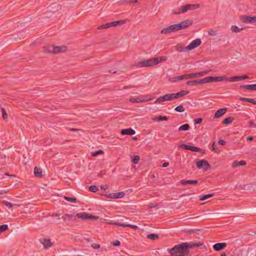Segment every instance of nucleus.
<instances>
[{
    "mask_svg": "<svg viewBox=\"0 0 256 256\" xmlns=\"http://www.w3.org/2000/svg\"><path fill=\"white\" fill-rule=\"evenodd\" d=\"M203 243L198 242H182L176 245L172 248L170 252L172 256H188L189 254V250L195 247H199L202 246Z\"/></svg>",
    "mask_w": 256,
    "mask_h": 256,
    "instance_id": "obj_1",
    "label": "nucleus"
},
{
    "mask_svg": "<svg viewBox=\"0 0 256 256\" xmlns=\"http://www.w3.org/2000/svg\"><path fill=\"white\" fill-rule=\"evenodd\" d=\"M200 8L198 4H187L182 6L178 11H174V14H178L181 13H184L188 10H194Z\"/></svg>",
    "mask_w": 256,
    "mask_h": 256,
    "instance_id": "obj_2",
    "label": "nucleus"
},
{
    "mask_svg": "<svg viewBox=\"0 0 256 256\" xmlns=\"http://www.w3.org/2000/svg\"><path fill=\"white\" fill-rule=\"evenodd\" d=\"M156 61V60H153V58H150L148 60H144L140 62H138L136 66L138 67H146V66H154V62Z\"/></svg>",
    "mask_w": 256,
    "mask_h": 256,
    "instance_id": "obj_3",
    "label": "nucleus"
},
{
    "mask_svg": "<svg viewBox=\"0 0 256 256\" xmlns=\"http://www.w3.org/2000/svg\"><path fill=\"white\" fill-rule=\"evenodd\" d=\"M196 166L198 168H204V170H208L210 168V165L209 163L205 160H198L196 162Z\"/></svg>",
    "mask_w": 256,
    "mask_h": 256,
    "instance_id": "obj_4",
    "label": "nucleus"
},
{
    "mask_svg": "<svg viewBox=\"0 0 256 256\" xmlns=\"http://www.w3.org/2000/svg\"><path fill=\"white\" fill-rule=\"evenodd\" d=\"M201 43V40L199 38H196L192 40L188 46H186V48L188 50H190L198 47Z\"/></svg>",
    "mask_w": 256,
    "mask_h": 256,
    "instance_id": "obj_5",
    "label": "nucleus"
},
{
    "mask_svg": "<svg viewBox=\"0 0 256 256\" xmlns=\"http://www.w3.org/2000/svg\"><path fill=\"white\" fill-rule=\"evenodd\" d=\"M240 20L246 23H252L256 22V16H250L246 15H242L240 16Z\"/></svg>",
    "mask_w": 256,
    "mask_h": 256,
    "instance_id": "obj_6",
    "label": "nucleus"
},
{
    "mask_svg": "<svg viewBox=\"0 0 256 256\" xmlns=\"http://www.w3.org/2000/svg\"><path fill=\"white\" fill-rule=\"evenodd\" d=\"M180 148L186 150H190L192 152H202V150L194 146H189L186 144H182Z\"/></svg>",
    "mask_w": 256,
    "mask_h": 256,
    "instance_id": "obj_7",
    "label": "nucleus"
},
{
    "mask_svg": "<svg viewBox=\"0 0 256 256\" xmlns=\"http://www.w3.org/2000/svg\"><path fill=\"white\" fill-rule=\"evenodd\" d=\"M192 24V22L189 20H187L182 22L180 24H178L180 30L184 29L190 26Z\"/></svg>",
    "mask_w": 256,
    "mask_h": 256,
    "instance_id": "obj_8",
    "label": "nucleus"
},
{
    "mask_svg": "<svg viewBox=\"0 0 256 256\" xmlns=\"http://www.w3.org/2000/svg\"><path fill=\"white\" fill-rule=\"evenodd\" d=\"M226 243H216L213 246V248L216 251H220L226 246Z\"/></svg>",
    "mask_w": 256,
    "mask_h": 256,
    "instance_id": "obj_9",
    "label": "nucleus"
},
{
    "mask_svg": "<svg viewBox=\"0 0 256 256\" xmlns=\"http://www.w3.org/2000/svg\"><path fill=\"white\" fill-rule=\"evenodd\" d=\"M164 101H171L170 94H166L158 98L155 102L160 103Z\"/></svg>",
    "mask_w": 256,
    "mask_h": 256,
    "instance_id": "obj_10",
    "label": "nucleus"
},
{
    "mask_svg": "<svg viewBox=\"0 0 256 256\" xmlns=\"http://www.w3.org/2000/svg\"><path fill=\"white\" fill-rule=\"evenodd\" d=\"M108 224H112V225L122 226V227H129V228H132L134 229H136L138 228V226H136L125 224H121L120 222H109Z\"/></svg>",
    "mask_w": 256,
    "mask_h": 256,
    "instance_id": "obj_11",
    "label": "nucleus"
},
{
    "mask_svg": "<svg viewBox=\"0 0 256 256\" xmlns=\"http://www.w3.org/2000/svg\"><path fill=\"white\" fill-rule=\"evenodd\" d=\"M135 131L131 128L123 129L121 130L120 134L122 135L132 136L135 134Z\"/></svg>",
    "mask_w": 256,
    "mask_h": 256,
    "instance_id": "obj_12",
    "label": "nucleus"
},
{
    "mask_svg": "<svg viewBox=\"0 0 256 256\" xmlns=\"http://www.w3.org/2000/svg\"><path fill=\"white\" fill-rule=\"evenodd\" d=\"M210 78H212L210 80V82H222L224 80H227L228 78L226 76H210Z\"/></svg>",
    "mask_w": 256,
    "mask_h": 256,
    "instance_id": "obj_13",
    "label": "nucleus"
},
{
    "mask_svg": "<svg viewBox=\"0 0 256 256\" xmlns=\"http://www.w3.org/2000/svg\"><path fill=\"white\" fill-rule=\"evenodd\" d=\"M227 108H224L218 109L214 114V118H218L224 115L226 112Z\"/></svg>",
    "mask_w": 256,
    "mask_h": 256,
    "instance_id": "obj_14",
    "label": "nucleus"
},
{
    "mask_svg": "<svg viewBox=\"0 0 256 256\" xmlns=\"http://www.w3.org/2000/svg\"><path fill=\"white\" fill-rule=\"evenodd\" d=\"M67 50V47L64 46H55L54 48V53H59L64 52Z\"/></svg>",
    "mask_w": 256,
    "mask_h": 256,
    "instance_id": "obj_15",
    "label": "nucleus"
},
{
    "mask_svg": "<svg viewBox=\"0 0 256 256\" xmlns=\"http://www.w3.org/2000/svg\"><path fill=\"white\" fill-rule=\"evenodd\" d=\"M240 88H244L247 90L253 91L256 90V84H248V85H241Z\"/></svg>",
    "mask_w": 256,
    "mask_h": 256,
    "instance_id": "obj_16",
    "label": "nucleus"
},
{
    "mask_svg": "<svg viewBox=\"0 0 256 256\" xmlns=\"http://www.w3.org/2000/svg\"><path fill=\"white\" fill-rule=\"evenodd\" d=\"M41 243L43 244L44 246L46 249H48L52 245L50 239H43L41 240Z\"/></svg>",
    "mask_w": 256,
    "mask_h": 256,
    "instance_id": "obj_17",
    "label": "nucleus"
},
{
    "mask_svg": "<svg viewBox=\"0 0 256 256\" xmlns=\"http://www.w3.org/2000/svg\"><path fill=\"white\" fill-rule=\"evenodd\" d=\"M212 78H210V76L206 77L201 80H197V84H206L208 82H210V80Z\"/></svg>",
    "mask_w": 256,
    "mask_h": 256,
    "instance_id": "obj_18",
    "label": "nucleus"
},
{
    "mask_svg": "<svg viewBox=\"0 0 256 256\" xmlns=\"http://www.w3.org/2000/svg\"><path fill=\"white\" fill-rule=\"evenodd\" d=\"M180 182L183 185H186L188 184H196L198 183V181L196 180H181L180 181Z\"/></svg>",
    "mask_w": 256,
    "mask_h": 256,
    "instance_id": "obj_19",
    "label": "nucleus"
},
{
    "mask_svg": "<svg viewBox=\"0 0 256 256\" xmlns=\"http://www.w3.org/2000/svg\"><path fill=\"white\" fill-rule=\"evenodd\" d=\"M153 58V60H156V61L154 62V66L158 64V63H160V62L166 61L167 60V58L166 56L156 57V58Z\"/></svg>",
    "mask_w": 256,
    "mask_h": 256,
    "instance_id": "obj_20",
    "label": "nucleus"
},
{
    "mask_svg": "<svg viewBox=\"0 0 256 256\" xmlns=\"http://www.w3.org/2000/svg\"><path fill=\"white\" fill-rule=\"evenodd\" d=\"M76 216L78 218H82L83 220H88L90 218V214L86 212L78 213Z\"/></svg>",
    "mask_w": 256,
    "mask_h": 256,
    "instance_id": "obj_21",
    "label": "nucleus"
},
{
    "mask_svg": "<svg viewBox=\"0 0 256 256\" xmlns=\"http://www.w3.org/2000/svg\"><path fill=\"white\" fill-rule=\"evenodd\" d=\"M54 46L52 45H48L46 46H44V51L48 53H54Z\"/></svg>",
    "mask_w": 256,
    "mask_h": 256,
    "instance_id": "obj_22",
    "label": "nucleus"
},
{
    "mask_svg": "<svg viewBox=\"0 0 256 256\" xmlns=\"http://www.w3.org/2000/svg\"><path fill=\"white\" fill-rule=\"evenodd\" d=\"M34 174L36 177L41 178L42 176V169L36 166L34 168Z\"/></svg>",
    "mask_w": 256,
    "mask_h": 256,
    "instance_id": "obj_23",
    "label": "nucleus"
},
{
    "mask_svg": "<svg viewBox=\"0 0 256 256\" xmlns=\"http://www.w3.org/2000/svg\"><path fill=\"white\" fill-rule=\"evenodd\" d=\"M246 164V162L244 160H240V161H234L233 162L232 164V168H236V166H244Z\"/></svg>",
    "mask_w": 256,
    "mask_h": 256,
    "instance_id": "obj_24",
    "label": "nucleus"
},
{
    "mask_svg": "<svg viewBox=\"0 0 256 256\" xmlns=\"http://www.w3.org/2000/svg\"><path fill=\"white\" fill-rule=\"evenodd\" d=\"M124 21L123 20H116L114 22H109V24L110 25V27H114L116 26L119 24H124Z\"/></svg>",
    "mask_w": 256,
    "mask_h": 256,
    "instance_id": "obj_25",
    "label": "nucleus"
},
{
    "mask_svg": "<svg viewBox=\"0 0 256 256\" xmlns=\"http://www.w3.org/2000/svg\"><path fill=\"white\" fill-rule=\"evenodd\" d=\"M176 50L180 52H184L188 50L186 48V47H184L180 44H177L175 46Z\"/></svg>",
    "mask_w": 256,
    "mask_h": 256,
    "instance_id": "obj_26",
    "label": "nucleus"
},
{
    "mask_svg": "<svg viewBox=\"0 0 256 256\" xmlns=\"http://www.w3.org/2000/svg\"><path fill=\"white\" fill-rule=\"evenodd\" d=\"M74 218V216L72 214H66L62 216L64 218V220L65 222H68L70 220H72Z\"/></svg>",
    "mask_w": 256,
    "mask_h": 256,
    "instance_id": "obj_27",
    "label": "nucleus"
},
{
    "mask_svg": "<svg viewBox=\"0 0 256 256\" xmlns=\"http://www.w3.org/2000/svg\"><path fill=\"white\" fill-rule=\"evenodd\" d=\"M168 120V118L166 116H158L155 117L153 120L154 122H159L162 120Z\"/></svg>",
    "mask_w": 256,
    "mask_h": 256,
    "instance_id": "obj_28",
    "label": "nucleus"
},
{
    "mask_svg": "<svg viewBox=\"0 0 256 256\" xmlns=\"http://www.w3.org/2000/svg\"><path fill=\"white\" fill-rule=\"evenodd\" d=\"M206 74H207L206 72L204 71V72H196V73H192V78H198V76H203Z\"/></svg>",
    "mask_w": 256,
    "mask_h": 256,
    "instance_id": "obj_29",
    "label": "nucleus"
},
{
    "mask_svg": "<svg viewBox=\"0 0 256 256\" xmlns=\"http://www.w3.org/2000/svg\"><path fill=\"white\" fill-rule=\"evenodd\" d=\"M189 93H190V91H188V90H182V91H180L176 93V98H179L181 96H184Z\"/></svg>",
    "mask_w": 256,
    "mask_h": 256,
    "instance_id": "obj_30",
    "label": "nucleus"
},
{
    "mask_svg": "<svg viewBox=\"0 0 256 256\" xmlns=\"http://www.w3.org/2000/svg\"><path fill=\"white\" fill-rule=\"evenodd\" d=\"M240 100L242 101L247 102H250L254 104H256V100L254 99H250V98L240 97Z\"/></svg>",
    "mask_w": 256,
    "mask_h": 256,
    "instance_id": "obj_31",
    "label": "nucleus"
},
{
    "mask_svg": "<svg viewBox=\"0 0 256 256\" xmlns=\"http://www.w3.org/2000/svg\"><path fill=\"white\" fill-rule=\"evenodd\" d=\"M234 120V118L233 117H228L222 122V123L224 124H230Z\"/></svg>",
    "mask_w": 256,
    "mask_h": 256,
    "instance_id": "obj_32",
    "label": "nucleus"
},
{
    "mask_svg": "<svg viewBox=\"0 0 256 256\" xmlns=\"http://www.w3.org/2000/svg\"><path fill=\"white\" fill-rule=\"evenodd\" d=\"M179 26H178V24H174L169 26L171 32L179 30Z\"/></svg>",
    "mask_w": 256,
    "mask_h": 256,
    "instance_id": "obj_33",
    "label": "nucleus"
},
{
    "mask_svg": "<svg viewBox=\"0 0 256 256\" xmlns=\"http://www.w3.org/2000/svg\"><path fill=\"white\" fill-rule=\"evenodd\" d=\"M227 80L230 82H237L240 80V76H234L228 78Z\"/></svg>",
    "mask_w": 256,
    "mask_h": 256,
    "instance_id": "obj_34",
    "label": "nucleus"
},
{
    "mask_svg": "<svg viewBox=\"0 0 256 256\" xmlns=\"http://www.w3.org/2000/svg\"><path fill=\"white\" fill-rule=\"evenodd\" d=\"M190 126L188 124H183L181 126H180L178 128V130L179 131H182V130H188L190 129Z\"/></svg>",
    "mask_w": 256,
    "mask_h": 256,
    "instance_id": "obj_35",
    "label": "nucleus"
},
{
    "mask_svg": "<svg viewBox=\"0 0 256 256\" xmlns=\"http://www.w3.org/2000/svg\"><path fill=\"white\" fill-rule=\"evenodd\" d=\"M183 80L182 76H180L176 77H174L170 79V82H176L178 81Z\"/></svg>",
    "mask_w": 256,
    "mask_h": 256,
    "instance_id": "obj_36",
    "label": "nucleus"
},
{
    "mask_svg": "<svg viewBox=\"0 0 256 256\" xmlns=\"http://www.w3.org/2000/svg\"><path fill=\"white\" fill-rule=\"evenodd\" d=\"M147 238L151 240H156L158 238V236L155 234H150L148 235Z\"/></svg>",
    "mask_w": 256,
    "mask_h": 256,
    "instance_id": "obj_37",
    "label": "nucleus"
},
{
    "mask_svg": "<svg viewBox=\"0 0 256 256\" xmlns=\"http://www.w3.org/2000/svg\"><path fill=\"white\" fill-rule=\"evenodd\" d=\"M231 30L232 32H240V31H241L242 30H243V28H239L237 26H231Z\"/></svg>",
    "mask_w": 256,
    "mask_h": 256,
    "instance_id": "obj_38",
    "label": "nucleus"
},
{
    "mask_svg": "<svg viewBox=\"0 0 256 256\" xmlns=\"http://www.w3.org/2000/svg\"><path fill=\"white\" fill-rule=\"evenodd\" d=\"M125 195V194L123 192H118L114 193L115 198H123Z\"/></svg>",
    "mask_w": 256,
    "mask_h": 256,
    "instance_id": "obj_39",
    "label": "nucleus"
},
{
    "mask_svg": "<svg viewBox=\"0 0 256 256\" xmlns=\"http://www.w3.org/2000/svg\"><path fill=\"white\" fill-rule=\"evenodd\" d=\"M64 198L70 202L76 203V198L68 197V196H64Z\"/></svg>",
    "mask_w": 256,
    "mask_h": 256,
    "instance_id": "obj_40",
    "label": "nucleus"
},
{
    "mask_svg": "<svg viewBox=\"0 0 256 256\" xmlns=\"http://www.w3.org/2000/svg\"><path fill=\"white\" fill-rule=\"evenodd\" d=\"M214 196V194H210L203 196L200 198V200H205L208 198H212Z\"/></svg>",
    "mask_w": 256,
    "mask_h": 256,
    "instance_id": "obj_41",
    "label": "nucleus"
},
{
    "mask_svg": "<svg viewBox=\"0 0 256 256\" xmlns=\"http://www.w3.org/2000/svg\"><path fill=\"white\" fill-rule=\"evenodd\" d=\"M174 110L176 112H184L185 110L183 106L180 104L177 107H176L174 109Z\"/></svg>",
    "mask_w": 256,
    "mask_h": 256,
    "instance_id": "obj_42",
    "label": "nucleus"
},
{
    "mask_svg": "<svg viewBox=\"0 0 256 256\" xmlns=\"http://www.w3.org/2000/svg\"><path fill=\"white\" fill-rule=\"evenodd\" d=\"M186 84L188 86H194L198 85L197 80L188 81L186 82Z\"/></svg>",
    "mask_w": 256,
    "mask_h": 256,
    "instance_id": "obj_43",
    "label": "nucleus"
},
{
    "mask_svg": "<svg viewBox=\"0 0 256 256\" xmlns=\"http://www.w3.org/2000/svg\"><path fill=\"white\" fill-rule=\"evenodd\" d=\"M160 33L162 34H166L171 33L170 30V26L163 28L161 30Z\"/></svg>",
    "mask_w": 256,
    "mask_h": 256,
    "instance_id": "obj_44",
    "label": "nucleus"
},
{
    "mask_svg": "<svg viewBox=\"0 0 256 256\" xmlns=\"http://www.w3.org/2000/svg\"><path fill=\"white\" fill-rule=\"evenodd\" d=\"M8 229V226L7 224H2L0 226V234L6 231Z\"/></svg>",
    "mask_w": 256,
    "mask_h": 256,
    "instance_id": "obj_45",
    "label": "nucleus"
},
{
    "mask_svg": "<svg viewBox=\"0 0 256 256\" xmlns=\"http://www.w3.org/2000/svg\"><path fill=\"white\" fill-rule=\"evenodd\" d=\"M89 190L92 192H96L98 190V188L96 186H90L89 187Z\"/></svg>",
    "mask_w": 256,
    "mask_h": 256,
    "instance_id": "obj_46",
    "label": "nucleus"
},
{
    "mask_svg": "<svg viewBox=\"0 0 256 256\" xmlns=\"http://www.w3.org/2000/svg\"><path fill=\"white\" fill-rule=\"evenodd\" d=\"M104 153V151L102 150H98V151H96L95 152H93L92 153V156H97L98 155L100 154H103Z\"/></svg>",
    "mask_w": 256,
    "mask_h": 256,
    "instance_id": "obj_47",
    "label": "nucleus"
},
{
    "mask_svg": "<svg viewBox=\"0 0 256 256\" xmlns=\"http://www.w3.org/2000/svg\"><path fill=\"white\" fill-rule=\"evenodd\" d=\"M139 160H140V157L138 156H134L132 159V162L135 164H138V162H139Z\"/></svg>",
    "mask_w": 256,
    "mask_h": 256,
    "instance_id": "obj_48",
    "label": "nucleus"
},
{
    "mask_svg": "<svg viewBox=\"0 0 256 256\" xmlns=\"http://www.w3.org/2000/svg\"><path fill=\"white\" fill-rule=\"evenodd\" d=\"M110 28V25L109 24V22L102 24V26L98 27V29H102V28Z\"/></svg>",
    "mask_w": 256,
    "mask_h": 256,
    "instance_id": "obj_49",
    "label": "nucleus"
},
{
    "mask_svg": "<svg viewBox=\"0 0 256 256\" xmlns=\"http://www.w3.org/2000/svg\"><path fill=\"white\" fill-rule=\"evenodd\" d=\"M130 101L132 102H144V100L141 99H140L139 98H132L130 99Z\"/></svg>",
    "mask_w": 256,
    "mask_h": 256,
    "instance_id": "obj_50",
    "label": "nucleus"
},
{
    "mask_svg": "<svg viewBox=\"0 0 256 256\" xmlns=\"http://www.w3.org/2000/svg\"><path fill=\"white\" fill-rule=\"evenodd\" d=\"M1 110L2 112V116L4 119H6L8 118V114L5 110L3 108H1Z\"/></svg>",
    "mask_w": 256,
    "mask_h": 256,
    "instance_id": "obj_51",
    "label": "nucleus"
},
{
    "mask_svg": "<svg viewBox=\"0 0 256 256\" xmlns=\"http://www.w3.org/2000/svg\"><path fill=\"white\" fill-rule=\"evenodd\" d=\"M2 203L5 206H6L9 207L10 208H12V207L13 206V204L12 203H10V202H8V201H3Z\"/></svg>",
    "mask_w": 256,
    "mask_h": 256,
    "instance_id": "obj_52",
    "label": "nucleus"
},
{
    "mask_svg": "<svg viewBox=\"0 0 256 256\" xmlns=\"http://www.w3.org/2000/svg\"><path fill=\"white\" fill-rule=\"evenodd\" d=\"M182 76L183 78V79H184V78H185V79L192 78V74H186V75H182Z\"/></svg>",
    "mask_w": 256,
    "mask_h": 256,
    "instance_id": "obj_53",
    "label": "nucleus"
},
{
    "mask_svg": "<svg viewBox=\"0 0 256 256\" xmlns=\"http://www.w3.org/2000/svg\"><path fill=\"white\" fill-rule=\"evenodd\" d=\"M105 196L108 198H115L114 193H112L105 194Z\"/></svg>",
    "mask_w": 256,
    "mask_h": 256,
    "instance_id": "obj_54",
    "label": "nucleus"
},
{
    "mask_svg": "<svg viewBox=\"0 0 256 256\" xmlns=\"http://www.w3.org/2000/svg\"><path fill=\"white\" fill-rule=\"evenodd\" d=\"M248 124H249L250 127H252L256 128V125L254 124V122L252 120H250L248 122Z\"/></svg>",
    "mask_w": 256,
    "mask_h": 256,
    "instance_id": "obj_55",
    "label": "nucleus"
},
{
    "mask_svg": "<svg viewBox=\"0 0 256 256\" xmlns=\"http://www.w3.org/2000/svg\"><path fill=\"white\" fill-rule=\"evenodd\" d=\"M208 34L210 35V36H216V31L214 30H210L208 31Z\"/></svg>",
    "mask_w": 256,
    "mask_h": 256,
    "instance_id": "obj_56",
    "label": "nucleus"
},
{
    "mask_svg": "<svg viewBox=\"0 0 256 256\" xmlns=\"http://www.w3.org/2000/svg\"><path fill=\"white\" fill-rule=\"evenodd\" d=\"M171 100H173L174 99H176V93L170 94Z\"/></svg>",
    "mask_w": 256,
    "mask_h": 256,
    "instance_id": "obj_57",
    "label": "nucleus"
},
{
    "mask_svg": "<svg viewBox=\"0 0 256 256\" xmlns=\"http://www.w3.org/2000/svg\"><path fill=\"white\" fill-rule=\"evenodd\" d=\"M202 118H197L194 120V124H199L202 122Z\"/></svg>",
    "mask_w": 256,
    "mask_h": 256,
    "instance_id": "obj_58",
    "label": "nucleus"
},
{
    "mask_svg": "<svg viewBox=\"0 0 256 256\" xmlns=\"http://www.w3.org/2000/svg\"><path fill=\"white\" fill-rule=\"evenodd\" d=\"M98 218H99V216H92V215L90 214V218L88 219H90V220H98Z\"/></svg>",
    "mask_w": 256,
    "mask_h": 256,
    "instance_id": "obj_59",
    "label": "nucleus"
},
{
    "mask_svg": "<svg viewBox=\"0 0 256 256\" xmlns=\"http://www.w3.org/2000/svg\"><path fill=\"white\" fill-rule=\"evenodd\" d=\"M112 244L114 246H119L120 245V242L119 240H116L113 242Z\"/></svg>",
    "mask_w": 256,
    "mask_h": 256,
    "instance_id": "obj_60",
    "label": "nucleus"
},
{
    "mask_svg": "<svg viewBox=\"0 0 256 256\" xmlns=\"http://www.w3.org/2000/svg\"><path fill=\"white\" fill-rule=\"evenodd\" d=\"M218 144H219L224 146L226 144V142L224 140H220L218 141Z\"/></svg>",
    "mask_w": 256,
    "mask_h": 256,
    "instance_id": "obj_61",
    "label": "nucleus"
},
{
    "mask_svg": "<svg viewBox=\"0 0 256 256\" xmlns=\"http://www.w3.org/2000/svg\"><path fill=\"white\" fill-rule=\"evenodd\" d=\"M240 80H243L249 78V77L248 76L245 75V76H240Z\"/></svg>",
    "mask_w": 256,
    "mask_h": 256,
    "instance_id": "obj_62",
    "label": "nucleus"
},
{
    "mask_svg": "<svg viewBox=\"0 0 256 256\" xmlns=\"http://www.w3.org/2000/svg\"><path fill=\"white\" fill-rule=\"evenodd\" d=\"M92 246L95 249H98L100 248V246L98 244H94L93 245H92Z\"/></svg>",
    "mask_w": 256,
    "mask_h": 256,
    "instance_id": "obj_63",
    "label": "nucleus"
},
{
    "mask_svg": "<svg viewBox=\"0 0 256 256\" xmlns=\"http://www.w3.org/2000/svg\"><path fill=\"white\" fill-rule=\"evenodd\" d=\"M137 0H126V2L128 3H136L137 2Z\"/></svg>",
    "mask_w": 256,
    "mask_h": 256,
    "instance_id": "obj_64",
    "label": "nucleus"
}]
</instances>
